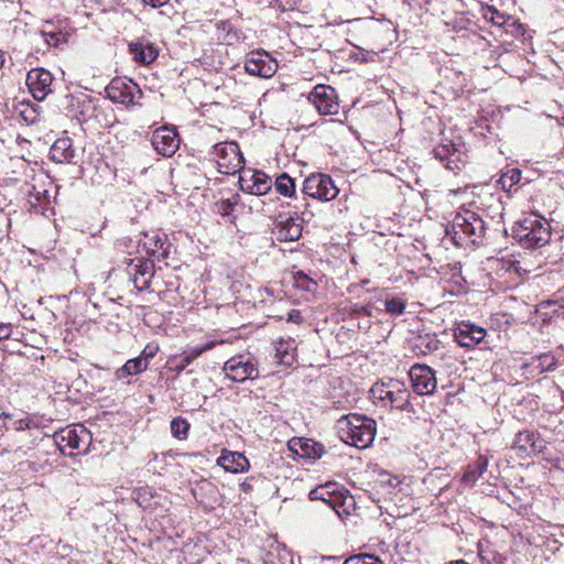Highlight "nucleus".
Returning a JSON list of instances; mask_svg holds the SVG:
<instances>
[{
    "instance_id": "ea45409f",
    "label": "nucleus",
    "mask_w": 564,
    "mask_h": 564,
    "mask_svg": "<svg viewBox=\"0 0 564 564\" xmlns=\"http://www.w3.org/2000/svg\"><path fill=\"white\" fill-rule=\"evenodd\" d=\"M48 422H50V420L45 419L42 415L29 414V415H26L25 426H29V430H31V429L40 430V429L46 427Z\"/></svg>"
},
{
    "instance_id": "79ce46f5",
    "label": "nucleus",
    "mask_w": 564,
    "mask_h": 564,
    "mask_svg": "<svg viewBox=\"0 0 564 564\" xmlns=\"http://www.w3.org/2000/svg\"><path fill=\"white\" fill-rule=\"evenodd\" d=\"M489 13H490V17H489L490 21L497 25H505L509 20H511V17H509V15L507 17L503 13H500L496 9H489Z\"/></svg>"
},
{
    "instance_id": "f8f14e48",
    "label": "nucleus",
    "mask_w": 564,
    "mask_h": 564,
    "mask_svg": "<svg viewBox=\"0 0 564 564\" xmlns=\"http://www.w3.org/2000/svg\"><path fill=\"white\" fill-rule=\"evenodd\" d=\"M87 434L83 426L79 429L65 427L55 432L53 440L62 454L73 456V451L80 448V443L87 437Z\"/></svg>"
},
{
    "instance_id": "cd10ccee",
    "label": "nucleus",
    "mask_w": 564,
    "mask_h": 564,
    "mask_svg": "<svg viewBox=\"0 0 564 564\" xmlns=\"http://www.w3.org/2000/svg\"><path fill=\"white\" fill-rule=\"evenodd\" d=\"M148 369V362L143 361V359H140L139 357L129 359L126 361V364L117 369L116 371V378L119 380L124 379L128 376H135L139 375Z\"/></svg>"
},
{
    "instance_id": "c85d7f7f",
    "label": "nucleus",
    "mask_w": 564,
    "mask_h": 564,
    "mask_svg": "<svg viewBox=\"0 0 564 564\" xmlns=\"http://www.w3.org/2000/svg\"><path fill=\"white\" fill-rule=\"evenodd\" d=\"M488 459L480 455L477 460L469 465L464 473L463 481L469 485H474L479 477L487 470Z\"/></svg>"
},
{
    "instance_id": "4c0bfd02",
    "label": "nucleus",
    "mask_w": 564,
    "mask_h": 564,
    "mask_svg": "<svg viewBox=\"0 0 564 564\" xmlns=\"http://www.w3.org/2000/svg\"><path fill=\"white\" fill-rule=\"evenodd\" d=\"M344 564H383L382 561L370 554H357L347 558Z\"/></svg>"
},
{
    "instance_id": "de8ad7c7",
    "label": "nucleus",
    "mask_w": 564,
    "mask_h": 564,
    "mask_svg": "<svg viewBox=\"0 0 564 564\" xmlns=\"http://www.w3.org/2000/svg\"><path fill=\"white\" fill-rule=\"evenodd\" d=\"M351 311L356 314H362L366 316L371 315V310H370L369 305H362V304L356 303L352 305Z\"/></svg>"
},
{
    "instance_id": "5701e85b",
    "label": "nucleus",
    "mask_w": 564,
    "mask_h": 564,
    "mask_svg": "<svg viewBox=\"0 0 564 564\" xmlns=\"http://www.w3.org/2000/svg\"><path fill=\"white\" fill-rule=\"evenodd\" d=\"M50 158L57 163H72L75 150L69 138L57 139L50 149Z\"/></svg>"
},
{
    "instance_id": "c756f323",
    "label": "nucleus",
    "mask_w": 564,
    "mask_h": 564,
    "mask_svg": "<svg viewBox=\"0 0 564 564\" xmlns=\"http://www.w3.org/2000/svg\"><path fill=\"white\" fill-rule=\"evenodd\" d=\"M218 464L226 470L238 473L239 470H243L245 465L248 464V460L242 454L231 453L230 455L220 456L218 458Z\"/></svg>"
},
{
    "instance_id": "412c9836",
    "label": "nucleus",
    "mask_w": 564,
    "mask_h": 564,
    "mask_svg": "<svg viewBox=\"0 0 564 564\" xmlns=\"http://www.w3.org/2000/svg\"><path fill=\"white\" fill-rule=\"evenodd\" d=\"M263 564H295L291 550L278 541H270L263 556Z\"/></svg>"
},
{
    "instance_id": "7ed1b4c3",
    "label": "nucleus",
    "mask_w": 564,
    "mask_h": 564,
    "mask_svg": "<svg viewBox=\"0 0 564 564\" xmlns=\"http://www.w3.org/2000/svg\"><path fill=\"white\" fill-rule=\"evenodd\" d=\"M485 231V221L473 210L458 213L452 223L453 240L456 245L467 241L478 243Z\"/></svg>"
},
{
    "instance_id": "0eeeda50",
    "label": "nucleus",
    "mask_w": 564,
    "mask_h": 564,
    "mask_svg": "<svg viewBox=\"0 0 564 564\" xmlns=\"http://www.w3.org/2000/svg\"><path fill=\"white\" fill-rule=\"evenodd\" d=\"M106 94L111 101L124 106L137 105L142 96L135 83L122 78H113L106 87Z\"/></svg>"
},
{
    "instance_id": "2f4dec72",
    "label": "nucleus",
    "mask_w": 564,
    "mask_h": 564,
    "mask_svg": "<svg viewBox=\"0 0 564 564\" xmlns=\"http://www.w3.org/2000/svg\"><path fill=\"white\" fill-rule=\"evenodd\" d=\"M189 423L182 417H175L171 421V433L177 440H186L188 436Z\"/></svg>"
},
{
    "instance_id": "9b49d317",
    "label": "nucleus",
    "mask_w": 564,
    "mask_h": 564,
    "mask_svg": "<svg viewBox=\"0 0 564 564\" xmlns=\"http://www.w3.org/2000/svg\"><path fill=\"white\" fill-rule=\"evenodd\" d=\"M151 144L159 154L170 158L178 150L180 138L175 128L163 126L153 131Z\"/></svg>"
},
{
    "instance_id": "58836bf2",
    "label": "nucleus",
    "mask_w": 564,
    "mask_h": 564,
    "mask_svg": "<svg viewBox=\"0 0 564 564\" xmlns=\"http://www.w3.org/2000/svg\"><path fill=\"white\" fill-rule=\"evenodd\" d=\"M215 344H216L215 341H207L205 345L194 346V347H191V348L184 350V354L186 355V358H189V361H194L203 352L214 348Z\"/></svg>"
},
{
    "instance_id": "5fc2aeb1",
    "label": "nucleus",
    "mask_w": 564,
    "mask_h": 564,
    "mask_svg": "<svg viewBox=\"0 0 564 564\" xmlns=\"http://www.w3.org/2000/svg\"><path fill=\"white\" fill-rule=\"evenodd\" d=\"M193 361H189V358H186V355L183 352L180 356L178 365L176 366L180 370L185 369L187 366H189Z\"/></svg>"
},
{
    "instance_id": "09e8293b",
    "label": "nucleus",
    "mask_w": 564,
    "mask_h": 564,
    "mask_svg": "<svg viewBox=\"0 0 564 564\" xmlns=\"http://www.w3.org/2000/svg\"><path fill=\"white\" fill-rule=\"evenodd\" d=\"M12 335V325L11 324H0V341L4 339H9Z\"/></svg>"
},
{
    "instance_id": "2eb2a0df",
    "label": "nucleus",
    "mask_w": 564,
    "mask_h": 564,
    "mask_svg": "<svg viewBox=\"0 0 564 564\" xmlns=\"http://www.w3.org/2000/svg\"><path fill=\"white\" fill-rule=\"evenodd\" d=\"M52 74L44 68L31 69L26 75V85L37 101H42L52 91Z\"/></svg>"
},
{
    "instance_id": "603ef678",
    "label": "nucleus",
    "mask_w": 564,
    "mask_h": 564,
    "mask_svg": "<svg viewBox=\"0 0 564 564\" xmlns=\"http://www.w3.org/2000/svg\"><path fill=\"white\" fill-rule=\"evenodd\" d=\"M26 424V415L22 419H19V420H14L12 425H13V429L15 431H24V430H29V426H25Z\"/></svg>"
},
{
    "instance_id": "dca6fc26",
    "label": "nucleus",
    "mask_w": 564,
    "mask_h": 564,
    "mask_svg": "<svg viewBox=\"0 0 564 564\" xmlns=\"http://www.w3.org/2000/svg\"><path fill=\"white\" fill-rule=\"evenodd\" d=\"M242 191L253 195H264L271 187V178L260 171H246L239 178Z\"/></svg>"
},
{
    "instance_id": "b1692460",
    "label": "nucleus",
    "mask_w": 564,
    "mask_h": 564,
    "mask_svg": "<svg viewBox=\"0 0 564 564\" xmlns=\"http://www.w3.org/2000/svg\"><path fill=\"white\" fill-rule=\"evenodd\" d=\"M302 225L293 217L280 221L274 230L275 238L279 241H295L302 236Z\"/></svg>"
},
{
    "instance_id": "6e6d98bb",
    "label": "nucleus",
    "mask_w": 564,
    "mask_h": 564,
    "mask_svg": "<svg viewBox=\"0 0 564 564\" xmlns=\"http://www.w3.org/2000/svg\"><path fill=\"white\" fill-rule=\"evenodd\" d=\"M144 3L150 4L153 8H159L169 2V0H142Z\"/></svg>"
},
{
    "instance_id": "a18cd8bd",
    "label": "nucleus",
    "mask_w": 564,
    "mask_h": 564,
    "mask_svg": "<svg viewBox=\"0 0 564 564\" xmlns=\"http://www.w3.org/2000/svg\"><path fill=\"white\" fill-rule=\"evenodd\" d=\"M281 354V347H276V355L275 357L279 359V362L280 364H283V365H292L293 362V355L289 354V352H285L284 355L280 356Z\"/></svg>"
},
{
    "instance_id": "bb28decb",
    "label": "nucleus",
    "mask_w": 564,
    "mask_h": 564,
    "mask_svg": "<svg viewBox=\"0 0 564 564\" xmlns=\"http://www.w3.org/2000/svg\"><path fill=\"white\" fill-rule=\"evenodd\" d=\"M556 358L554 355L550 352L540 354L533 356L525 366L531 368V372H535L536 375H541L545 371H553L556 366Z\"/></svg>"
},
{
    "instance_id": "72a5a7b5",
    "label": "nucleus",
    "mask_w": 564,
    "mask_h": 564,
    "mask_svg": "<svg viewBox=\"0 0 564 564\" xmlns=\"http://www.w3.org/2000/svg\"><path fill=\"white\" fill-rule=\"evenodd\" d=\"M406 303L401 297H391L384 300L386 312L391 315H402L405 311Z\"/></svg>"
},
{
    "instance_id": "052dcab7",
    "label": "nucleus",
    "mask_w": 564,
    "mask_h": 564,
    "mask_svg": "<svg viewBox=\"0 0 564 564\" xmlns=\"http://www.w3.org/2000/svg\"><path fill=\"white\" fill-rule=\"evenodd\" d=\"M3 416H4V417H9V419L11 417V415H10V414H7V413H3Z\"/></svg>"
},
{
    "instance_id": "f03ea898",
    "label": "nucleus",
    "mask_w": 564,
    "mask_h": 564,
    "mask_svg": "<svg viewBox=\"0 0 564 564\" xmlns=\"http://www.w3.org/2000/svg\"><path fill=\"white\" fill-rule=\"evenodd\" d=\"M512 236L525 249L540 248L550 241V224L539 215H531L512 228Z\"/></svg>"
},
{
    "instance_id": "f704fd0d",
    "label": "nucleus",
    "mask_w": 564,
    "mask_h": 564,
    "mask_svg": "<svg viewBox=\"0 0 564 564\" xmlns=\"http://www.w3.org/2000/svg\"><path fill=\"white\" fill-rule=\"evenodd\" d=\"M389 384H390V378L387 380L376 382L370 389L372 398L380 400V401H387Z\"/></svg>"
},
{
    "instance_id": "a878e982",
    "label": "nucleus",
    "mask_w": 564,
    "mask_h": 564,
    "mask_svg": "<svg viewBox=\"0 0 564 564\" xmlns=\"http://www.w3.org/2000/svg\"><path fill=\"white\" fill-rule=\"evenodd\" d=\"M14 112L28 124L39 122L41 118V107L33 101L22 100L14 107Z\"/></svg>"
},
{
    "instance_id": "423d86ee",
    "label": "nucleus",
    "mask_w": 564,
    "mask_h": 564,
    "mask_svg": "<svg viewBox=\"0 0 564 564\" xmlns=\"http://www.w3.org/2000/svg\"><path fill=\"white\" fill-rule=\"evenodd\" d=\"M411 388L417 395H433L437 388L436 372L425 364H414L409 370Z\"/></svg>"
},
{
    "instance_id": "6e6552de",
    "label": "nucleus",
    "mask_w": 564,
    "mask_h": 564,
    "mask_svg": "<svg viewBox=\"0 0 564 564\" xmlns=\"http://www.w3.org/2000/svg\"><path fill=\"white\" fill-rule=\"evenodd\" d=\"M307 99L322 116L336 115L339 111L338 96L332 86L316 85Z\"/></svg>"
},
{
    "instance_id": "13d9d810",
    "label": "nucleus",
    "mask_w": 564,
    "mask_h": 564,
    "mask_svg": "<svg viewBox=\"0 0 564 564\" xmlns=\"http://www.w3.org/2000/svg\"><path fill=\"white\" fill-rule=\"evenodd\" d=\"M451 564H468V563H466L465 561H457V562L451 563Z\"/></svg>"
},
{
    "instance_id": "393cba45",
    "label": "nucleus",
    "mask_w": 564,
    "mask_h": 564,
    "mask_svg": "<svg viewBox=\"0 0 564 564\" xmlns=\"http://www.w3.org/2000/svg\"><path fill=\"white\" fill-rule=\"evenodd\" d=\"M166 237L160 234H153L151 236L145 235V240L143 242V247L147 250V253L151 257L156 258L158 260H163L167 258L169 251L165 247Z\"/></svg>"
},
{
    "instance_id": "39448f33",
    "label": "nucleus",
    "mask_w": 564,
    "mask_h": 564,
    "mask_svg": "<svg viewBox=\"0 0 564 564\" xmlns=\"http://www.w3.org/2000/svg\"><path fill=\"white\" fill-rule=\"evenodd\" d=\"M302 192L312 198L329 202L337 197L339 191L329 175L311 174L304 180Z\"/></svg>"
},
{
    "instance_id": "4be33fe9",
    "label": "nucleus",
    "mask_w": 564,
    "mask_h": 564,
    "mask_svg": "<svg viewBox=\"0 0 564 564\" xmlns=\"http://www.w3.org/2000/svg\"><path fill=\"white\" fill-rule=\"evenodd\" d=\"M129 51L132 54L133 59L142 65L151 64L159 55V50L154 44L144 41L131 43L129 45Z\"/></svg>"
},
{
    "instance_id": "9d476101",
    "label": "nucleus",
    "mask_w": 564,
    "mask_h": 564,
    "mask_svg": "<svg viewBox=\"0 0 564 564\" xmlns=\"http://www.w3.org/2000/svg\"><path fill=\"white\" fill-rule=\"evenodd\" d=\"M127 273L138 291L148 290L155 273L153 260L144 258L131 259Z\"/></svg>"
},
{
    "instance_id": "4d7b16f0",
    "label": "nucleus",
    "mask_w": 564,
    "mask_h": 564,
    "mask_svg": "<svg viewBox=\"0 0 564 564\" xmlns=\"http://www.w3.org/2000/svg\"><path fill=\"white\" fill-rule=\"evenodd\" d=\"M4 64V55L3 53L0 51V68L3 66Z\"/></svg>"
},
{
    "instance_id": "37998d69",
    "label": "nucleus",
    "mask_w": 564,
    "mask_h": 564,
    "mask_svg": "<svg viewBox=\"0 0 564 564\" xmlns=\"http://www.w3.org/2000/svg\"><path fill=\"white\" fill-rule=\"evenodd\" d=\"M243 39H245V35L241 30L234 29L231 26L228 29V32L226 35V40H227L228 44H232L235 41L239 42L240 40H243Z\"/></svg>"
},
{
    "instance_id": "3c124183",
    "label": "nucleus",
    "mask_w": 564,
    "mask_h": 564,
    "mask_svg": "<svg viewBox=\"0 0 564 564\" xmlns=\"http://www.w3.org/2000/svg\"><path fill=\"white\" fill-rule=\"evenodd\" d=\"M43 36H44V39H45V42H46L48 45L57 46V43H58V36H57V34L52 33V32H43Z\"/></svg>"
},
{
    "instance_id": "c03bdc74",
    "label": "nucleus",
    "mask_w": 564,
    "mask_h": 564,
    "mask_svg": "<svg viewBox=\"0 0 564 564\" xmlns=\"http://www.w3.org/2000/svg\"><path fill=\"white\" fill-rule=\"evenodd\" d=\"M441 341L434 338H427L424 344L423 354L436 351L440 348Z\"/></svg>"
},
{
    "instance_id": "20e7f679",
    "label": "nucleus",
    "mask_w": 564,
    "mask_h": 564,
    "mask_svg": "<svg viewBox=\"0 0 564 564\" xmlns=\"http://www.w3.org/2000/svg\"><path fill=\"white\" fill-rule=\"evenodd\" d=\"M213 156L219 172L223 174H235L239 172L245 163L242 153L236 142H219L213 147Z\"/></svg>"
},
{
    "instance_id": "6ab92c4d",
    "label": "nucleus",
    "mask_w": 564,
    "mask_h": 564,
    "mask_svg": "<svg viewBox=\"0 0 564 564\" xmlns=\"http://www.w3.org/2000/svg\"><path fill=\"white\" fill-rule=\"evenodd\" d=\"M486 337V330L482 327L471 323H462L454 330V338L460 347L474 348Z\"/></svg>"
},
{
    "instance_id": "1a4fd4ad",
    "label": "nucleus",
    "mask_w": 564,
    "mask_h": 564,
    "mask_svg": "<svg viewBox=\"0 0 564 564\" xmlns=\"http://www.w3.org/2000/svg\"><path fill=\"white\" fill-rule=\"evenodd\" d=\"M223 371L228 379L235 382H243L248 379L253 380L259 377V370L250 358L245 356H234L228 359Z\"/></svg>"
},
{
    "instance_id": "49530a36",
    "label": "nucleus",
    "mask_w": 564,
    "mask_h": 564,
    "mask_svg": "<svg viewBox=\"0 0 564 564\" xmlns=\"http://www.w3.org/2000/svg\"><path fill=\"white\" fill-rule=\"evenodd\" d=\"M550 463L554 468L564 471V453H560L556 456L550 458Z\"/></svg>"
},
{
    "instance_id": "bf43d9fd",
    "label": "nucleus",
    "mask_w": 564,
    "mask_h": 564,
    "mask_svg": "<svg viewBox=\"0 0 564 564\" xmlns=\"http://www.w3.org/2000/svg\"><path fill=\"white\" fill-rule=\"evenodd\" d=\"M280 347L282 348V345H281ZM285 352H288V351H286V350H282V349H281V354H280V356L284 355Z\"/></svg>"
},
{
    "instance_id": "a211bd4d",
    "label": "nucleus",
    "mask_w": 564,
    "mask_h": 564,
    "mask_svg": "<svg viewBox=\"0 0 564 564\" xmlns=\"http://www.w3.org/2000/svg\"><path fill=\"white\" fill-rule=\"evenodd\" d=\"M388 388L387 401L390 402L392 408L414 413L410 390L403 381L390 378Z\"/></svg>"
},
{
    "instance_id": "f3484780",
    "label": "nucleus",
    "mask_w": 564,
    "mask_h": 564,
    "mask_svg": "<svg viewBox=\"0 0 564 564\" xmlns=\"http://www.w3.org/2000/svg\"><path fill=\"white\" fill-rule=\"evenodd\" d=\"M545 444L539 433L525 430L517 433L512 447L524 456H532L541 453Z\"/></svg>"
},
{
    "instance_id": "4468645a",
    "label": "nucleus",
    "mask_w": 564,
    "mask_h": 564,
    "mask_svg": "<svg viewBox=\"0 0 564 564\" xmlns=\"http://www.w3.org/2000/svg\"><path fill=\"white\" fill-rule=\"evenodd\" d=\"M275 61L267 53L252 52L245 62V69L252 76L270 78L276 72Z\"/></svg>"
},
{
    "instance_id": "7c9ffc66",
    "label": "nucleus",
    "mask_w": 564,
    "mask_h": 564,
    "mask_svg": "<svg viewBox=\"0 0 564 564\" xmlns=\"http://www.w3.org/2000/svg\"><path fill=\"white\" fill-rule=\"evenodd\" d=\"M275 188L281 195L291 197L295 193V182L286 173H282L275 180Z\"/></svg>"
},
{
    "instance_id": "8fccbe9b",
    "label": "nucleus",
    "mask_w": 564,
    "mask_h": 564,
    "mask_svg": "<svg viewBox=\"0 0 564 564\" xmlns=\"http://www.w3.org/2000/svg\"><path fill=\"white\" fill-rule=\"evenodd\" d=\"M303 321L302 314L299 310H291L288 314V322L294 324H301Z\"/></svg>"
},
{
    "instance_id": "864d4df0",
    "label": "nucleus",
    "mask_w": 564,
    "mask_h": 564,
    "mask_svg": "<svg viewBox=\"0 0 564 564\" xmlns=\"http://www.w3.org/2000/svg\"><path fill=\"white\" fill-rule=\"evenodd\" d=\"M447 152H448V149L445 145L436 148L434 150L435 156L438 158L442 161L446 159Z\"/></svg>"
},
{
    "instance_id": "e433bc0d",
    "label": "nucleus",
    "mask_w": 564,
    "mask_h": 564,
    "mask_svg": "<svg viewBox=\"0 0 564 564\" xmlns=\"http://www.w3.org/2000/svg\"><path fill=\"white\" fill-rule=\"evenodd\" d=\"M521 180V172L518 169H511L510 171L503 173L499 180V183L503 188L512 187L514 184L519 183Z\"/></svg>"
},
{
    "instance_id": "ddd939ff",
    "label": "nucleus",
    "mask_w": 564,
    "mask_h": 564,
    "mask_svg": "<svg viewBox=\"0 0 564 564\" xmlns=\"http://www.w3.org/2000/svg\"><path fill=\"white\" fill-rule=\"evenodd\" d=\"M308 496L311 500H321L333 510L341 507L346 498L343 486L334 481L315 487Z\"/></svg>"
},
{
    "instance_id": "c9c22d12",
    "label": "nucleus",
    "mask_w": 564,
    "mask_h": 564,
    "mask_svg": "<svg viewBox=\"0 0 564 564\" xmlns=\"http://www.w3.org/2000/svg\"><path fill=\"white\" fill-rule=\"evenodd\" d=\"M240 199L239 194H234L230 198L221 199L217 204V210L223 216H228L232 213L235 206L238 204Z\"/></svg>"
},
{
    "instance_id": "473e14b6",
    "label": "nucleus",
    "mask_w": 564,
    "mask_h": 564,
    "mask_svg": "<svg viewBox=\"0 0 564 564\" xmlns=\"http://www.w3.org/2000/svg\"><path fill=\"white\" fill-rule=\"evenodd\" d=\"M377 485L388 495H392L394 490L401 485V481L398 479V477L388 473H383L380 475Z\"/></svg>"
},
{
    "instance_id": "a19ab883",
    "label": "nucleus",
    "mask_w": 564,
    "mask_h": 564,
    "mask_svg": "<svg viewBox=\"0 0 564 564\" xmlns=\"http://www.w3.org/2000/svg\"><path fill=\"white\" fill-rule=\"evenodd\" d=\"M159 351V346L155 345V344H148L143 350L141 351V354L138 356L140 359H143V361H147L149 364V361L154 358V356L156 355V352Z\"/></svg>"
},
{
    "instance_id": "f257e3e1",
    "label": "nucleus",
    "mask_w": 564,
    "mask_h": 564,
    "mask_svg": "<svg viewBox=\"0 0 564 564\" xmlns=\"http://www.w3.org/2000/svg\"><path fill=\"white\" fill-rule=\"evenodd\" d=\"M337 430L345 443L357 448H367L375 440L377 423L364 414L349 413L337 421Z\"/></svg>"
},
{
    "instance_id": "aec40b11",
    "label": "nucleus",
    "mask_w": 564,
    "mask_h": 564,
    "mask_svg": "<svg viewBox=\"0 0 564 564\" xmlns=\"http://www.w3.org/2000/svg\"><path fill=\"white\" fill-rule=\"evenodd\" d=\"M289 448L296 455L311 459L321 458L325 454L323 444L308 438H292L289 442Z\"/></svg>"
}]
</instances>
